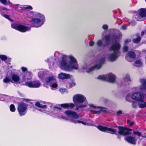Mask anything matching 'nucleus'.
Returning <instances> with one entry per match:
<instances>
[{
  "mask_svg": "<svg viewBox=\"0 0 146 146\" xmlns=\"http://www.w3.org/2000/svg\"><path fill=\"white\" fill-rule=\"evenodd\" d=\"M131 96L130 94H127L126 97V101L130 102L131 100Z\"/></svg>",
  "mask_w": 146,
  "mask_h": 146,
  "instance_id": "obj_32",
  "label": "nucleus"
},
{
  "mask_svg": "<svg viewBox=\"0 0 146 146\" xmlns=\"http://www.w3.org/2000/svg\"><path fill=\"white\" fill-rule=\"evenodd\" d=\"M102 28L104 30H107L108 28V26L107 25H104L102 26Z\"/></svg>",
  "mask_w": 146,
  "mask_h": 146,
  "instance_id": "obj_41",
  "label": "nucleus"
},
{
  "mask_svg": "<svg viewBox=\"0 0 146 146\" xmlns=\"http://www.w3.org/2000/svg\"><path fill=\"white\" fill-rule=\"evenodd\" d=\"M140 37L139 36H138L135 39H133V42L135 43H138L140 41Z\"/></svg>",
  "mask_w": 146,
  "mask_h": 146,
  "instance_id": "obj_34",
  "label": "nucleus"
},
{
  "mask_svg": "<svg viewBox=\"0 0 146 146\" xmlns=\"http://www.w3.org/2000/svg\"><path fill=\"white\" fill-rule=\"evenodd\" d=\"M107 74L106 75H102L99 76L98 79L104 81H106Z\"/></svg>",
  "mask_w": 146,
  "mask_h": 146,
  "instance_id": "obj_28",
  "label": "nucleus"
},
{
  "mask_svg": "<svg viewBox=\"0 0 146 146\" xmlns=\"http://www.w3.org/2000/svg\"><path fill=\"white\" fill-rule=\"evenodd\" d=\"M140 82L141 84L140 86V90H146V79H141L140 80Z\"/></svg>",
  "mask_w": 146,
  "mask_h": 146,
  "instance_id": "obj_23",
  "label": "nucleus"
},
{
  "mask_svg": "<svg viewBox=\"0 0 146 146\" xmlns=\"http://www.w3.org/2000/svg\"><path fill=\"white\" fill-rule=\"evenodd\" d=\"M36 17L32 19L31 21L32 26L38 27H40L44 22L45 17L42 14L37 13L35 15Z\"/></svg>",
  "mask_w": 146,
  "mask_h": 146,
  "instance_id": "obj_3",
  "label": "nucleus"
},
{
  "mask_svg": "<svg viewBox=\"0 0 146 146\" xmlns=\"http://www.w3.org/2000/svg\"><path fill=\"white\" fill-rule=\"evenodd\" d=\"M125 139L128 143L131 144L135 145L136 143V139L131 136H125Z\"/></svg>",
  "mask_w": 146,
  "mask_h": 146,
  "instance_id": "obj_20",
  "label": "nucleus"
},
{
  "mask_svg": "<svg viewBox=\"0 0 146 146\" xmlns=\"http://www.w3.org/2000/svg\"><path fill=\"white\" fill-rule=\"evenodd\" d=\"M21 69L22 71L24 72H25L27 70V68L24 67H21Z\"/></svg>",
  "mask_w": 146,
  "mask_h": 146,
  "instance_id": "obj_47",
  "label": "nucleus"
},
{
  "mask_svg": "<svg viewBox=\"0 0 146 146\" xmlns=\"http://www.w3.org/2000/svg\"><path fill=\"white\" fill-rule=\"evenodd\" d=\"M129 41V40H125V43H126L128 42Z\"/></svg>",
  "mask_w": 146,
  "mask_h": 146,
  "instance_id": "obj_51",
  "label": "nucleus"
},
{
  "mask_svg": "<svg viewBox=\"0 0 146 146\" xmlns=\"http://www.w3.org/2000/svg\"><path fill=\"white\" fill-rule=\"evenodd\" d=\"M4 17L6 18L7 19L9 20L12 21V20L11 19H10L9 18V16L7 15H3Z\"/></svg>",
  "mask_w": 146,
  "mask_h": 146,
  "instance_id": "obj_45",
  "label": "nucleus"
},
{
  "mask_svg": "<svg viewBox=\"0 0 146 146\" xmlns=\"http://www.w3.org/2000/svg\"><path fill=\"white\" fill-rule=\"evenodd\" d=\"M56 80V79L54 76L49 77L46 78L44 82L46 84H48L50 82H54Z\"/></svg>",
  "mask_w": 146,
  "mask_h": 146,
  "instance_id": "obj_24",
  "label": "nucleus"
},
{
  "mask_svg": "<svg viewBox=\"0 0 146 146\" xmlns=\"http://www.w3.org/2000/svg\"><path fill=\"white\" fill-rule=\"evenodd\" d=\"M35 105L38 107L41 108H43L46 107V105H41L38 102H36L35 104Z\"/></svg>",
  "mask_w": 146,
  "mask_h": 146,
  "instance_id": "obj_30",
  "label": "nucleus"
},
{
  "mask_svg": "<svg viewBox=\"0 0 146 146\" xmlns=\"http://www.w3.org/2000/svg\"><path fill=\"white\" fill-rule=\"evenodd\" d=\"M11 82L16 84H19L21 82L19 76L17 74H13L11 76Z\"/></svg>",
  "mask_w": 146,
  "mask_h": 146,
  "instance_id": "obj_15",
  "label": "nucleus"
},
{
  "mask_svg": "<svg viewBox=\"0 0 146 146\" xmlns=\"http://www.w3.org/2000/svg\"><path fill=\"white\" fill-rule=\"evenodd\" d=\"M121 45L119 43L115 42L113 44L110 48V51L116 52L118 53V50L120 49Z\"/></svg>",
  "mask_w": 146,
  "mask_h": 146,
  "instance_id": "obj_17",
  "label": "nucleus"
},
{
  "mask_svg": "<svg viewBox=\"0 0 146 146\" xmlns=\"http://www.w3.org/2000/svg\"><path fill=\"white\" fill-rule=\"evenodd\" d=\"M71 76L68 74L64 73H61L58 75V78L60 79H64L70 78Z\"/></svg>",
  "mask_w": 146,
  "mask_h": 146,
  "instance_id": "obj_21",
  "label": "nucleus"
},
{
  "mask_svg": "<svg viewBox=\"0 0 146 146\" xmlns=\"http://www.w3.org/2000/svg\"><path fill=\"white\" fill-rule=\"evenodd\" d=\"M104 60L105 58H103L97 62L94 66H85L83 67V69L88 73L92 71L95 69H99L101 67L102 64L104 62Z\"/></svg>",
  "mask_w": 146,
  "mask_h": 146,
  "instance_id": "obj_5",
  "label": "nucleus"
},
{
  "mask_svg": "<svg viewBox=\"0 0 146 146\" xmlns=\"http://www.w3.org/2000/svg\"><path fill=\"white\" fill-rule=\"evenodd\" d=\"M131 98L133 100L139 102L144 100L146 98V95H144L141 92H135L132 94Z\"/></svg>",
  "mask_w": 146,
  "mask_h": 146,
  "instance_id": "obj_6",
  "label": "nucleus"
},
{
  "mask_svg": "<svg viewBox=\"0 0 146 146\" xmlns=\"http://www.w3.org/2000/svg\"><path fill=\"white\" fill-rule=\"evenodd\" d=\"M62 58V60L60 64V66L61 69L69 71L73 69H78L79 66L77 61L73 56L63 55Z\"/></svg>",
  "mask_w": 146,
  "mask_h": 146,
  "instance_id": "obj_1",
  "label": "nucleus"
},
{
  "mask_svg": "<svg viewBox=\"0 0 146 146\" xmlns=\"http://www.w3.org/2000/svg\"><path fill=\"white\" fill-rule=\"evenodd\" d=\"M26 85L31 88H38L41 86V83L39 81L33 82H26Z\"/></svg>",
  "mask_w": 146,
  "mask_h": 146,
  "instance_id": "obj_14",
  "label": "nucleus"
},
{
  "mask_svg": "<svg viewBox=\"0 0 146 146\" xmlns=\"http://www.w3.org/2000/svg\"><path fill=\"white\" fill-rule=\"evenodd\" d=\"M133 133L135 135H137L138 136H141V133L137 131H133Z\"/></svg>",
  "mask_w": 146,
  "mask_h": 146,
  "instance_id": "obj_38",
  "label": "nucleus"
},
{
  "mask_svg": "<svg viewBox=\"0 0 146 146\" xmlns=\"http://www.w3.org/2000/svg\"><path fill=\"white\" fill-rule=\"evenodd\" d=\"M94 44V42L92 41H90L89 43V45L90 46H93Z\"/></svg>",
  "mask_w": 146,
  "mask_h": 146,
  "instance_id": "obj_46",
  "label": "nucleus"
},
{
  "mask_svg": "<svg viewBox=\"0 0 146 146\" xmlns=\"http://www.w3.org/2000/svg\"><path fill=\"white\" fill-rule=\"evenodd\" d=\"M57 84L56 83H55L51 85V86L53 88H56L57 87Z\"/></svg>",
  "mask_w": 146,
  "mask_h": 146,
  "instance_id": "obj_43",
  "label": "nucleus"
},
{
  "mask_svg": "<svg viewBox=\"0 0 146 146\" xmlns=\"http://www.w3.org/2000/svg\"><path fill=\"white\" fill-rule=\"evenodd\" d=\"M146 15V9L141 8L138 10L137 14L135 16V18L138 21H142Z\"/></svg>",
  "mask_w": 146,
  "mask_h": 146,
  "instance_id": "obj_10",
  "label": "nucleus"
},
{
  "mask_svg": "<svg viewBox=\"0 0 146 146\" xmlns=\"http://www.w3.org/2000/svg\"><path fill=\"white\" fill-rule=\"evenodd\" d=\"M18 7H20L21 8H23L24 9H32V7L30 5H23V6H19V5Z\"/></svg>",
  "mask_w": 146,
  "mask_h": 146,
  "instance_id": "obj_29",
  "label": "nucleus"
},
{
  "mask_svg": "<svg viewBox=\"0 0 146 146\" xmlns=\"http://www.w3.org/2000/svg\"><path fill=\"white\" fill-rule=\"evenodd\" d=\"M59 91L60 92L63 93L66 92V89L64 88H61L59 89Z\"/></svg>",
  "mask_w": 146,
  "mask_h": 146,
  "instance_id": "obj_44",
  "label": "nucleus"
},
{
  "mask_svg": "<svg viewBox=\"0 0 146 146\" xmlns=\"http://www.w3.org/2000/svg\"><path fill=\"white\" fill-rule=\"evenodd\" d=\"M27 107V105L24 103L19 104L17 110L21 116L24 115L25 114Z\"/></svg>",
  "mask_w": 146,
  "mask_h": 146,
  "instance_id": "obj_9",
  "label": "nucleus"
},
{
  "mask_svg": "<svg viewBox=\"0 0 146 146\" xmlns=\"http://www.w3.org/2000/svg\"><path fill=\"white\" fill-rule=\"evenodd\" d=\"M124 80L126 82H129L130 81V79L129 76V75H126L124 78Z\"/></svg>",
  "mask_w": 146,
  "mask_h": 146,
  "instance_id": "obj_35",
  "label": "nucleus"
},
{
  "mask_svg": "<svg viewBox=\"0 0 146 146\" xmlns=\"http://www.w3.org/2000/svg\"><path fill=\"white\" fill-rule=\"evenodd\" d=\"M12 27L22 32H25L30 29V28L26 26L18 24H12Z\"/></svg>",
  "mask_w": 146,
  "mask_h": 146,
  "instance_id": "obj_7",
  "label": "nucleus"
},
{
  "mask_svg": "<svg viewBox=\"0 0 146 146\" xmlns=\"http://www.w3.org/2000/svg\"><path fill=\"white\" fill-rule=\"evenodd\" d=\"M110 38V35H108L104 36L103 38V42L101 40H98L97 42V44L99 46H105L108 44V42Z\"/></svg>",
  "mask_w": 146,
  "mask_h": 146,
  "instance_id": "obj_11",
  "label": "nucleus"
},
{
  "mask_svg": "<svg viewBox=\"0 0 146 146\" xmlns=\"http://www.w3.org/2000/svg\"><path fill=\"white\" fill-rule=\"evenodd\" d=\"M138 105V104L137 102H133L132 103V106L133 108H135Z\"/></svg>",
  "mask_w": 146,
  "mask_h": 146,
  "instance_id": "obj_37",
  "label": "nucleus"
},
{
  "mask_svg": "<svg viewBox=\"0 0 146 146\" xmlns=\"http://www.w3.org/2000/svg\"><path fill=\"white\" fill-rule=\"evenodd\" d=\"M75 85V83L74 82L72 81L70 82L67 84L66 86L67 88H70L74 86Z\"/></svg>",
  "mask_w": 146,
  "mask_h": 146,
  "instance_id": "obj_27",
  "label": "nucleus"
},
{
  "mask_svg": "<svg viewBox=\"0 0 146 146\" xmlns=\"http://www.w3.org/2000/svg\"><path fill=\"white\" fill-rule=\"evenodd\" d=\"M143 65V61L140 59H136L133 64V66L137 67H141Z\"/></svg>",
  "mask_w": 146,
  "mask_h": 146,
  "instance_id": "obj_22",
  "label": "nucleus"
},
{
  "mask_svg": "<svg viewBox=\"0 0 146 146\" xmlns=\"http://www.w3.org/2000/svg\"><path fill=\"white\" fill-rule=\"evenodd\" d=\"M73 101L75 104L77 103L81 104L76 106L75 108L76 110H78L80 108L86 107L88 104L87 102L84 104H82L86 101V99L84 96L82 94H78L74 96L73 98Z\"/></svg>",
  "mask_w": 146,
  "mask_h": 146,
  "instance_id": "obj_2",
  "label": "nucleus"
},
{
  "mask_svg": "<svg viewBox=\"0 0 146 146\" xmlns=\"http://www.w3.org/2000/svg\"><path fill=\"white\" fill-rule=\"evenodd\" d=\"M145 1H146V0H145Z\"/></svg>",
  "mask_w": 146,
  "mask_h": 146,
  "instance_id": "obj_56",
  "label": "nucleus"
},
{
  "mask_svg": "<svg viewBox=\"0 0 146 146\" xmlns=\"http://www.w3.org/2000/svg\"><path fill=\"white\" fill-rule=\"evenodd\" d=\"M127 123L130 126H132L133 125L134 123L132 122H131L130 121L128 120L127 121Z\"/></svg>",
  "mask_w": 146,
  "mask_h": 146,
  "instance_id": "obj_42",
  "label": "nucleus"
},
{
  "mask_svg": "<svg viewBox=\"0 0 146 146\" xmlns=\"http://www.w3.org/2000/svg\"><path fill=\"white\" fill-rule=\"evenodd\" d=\"M61 107H63L64 108H73L74 106V104L73 103H67L65 104H62L61 105Z\"/></svg>",
  "mask_w": 146,
  "mask_h": 146,
  "instance_id": "obj_25",
  "label": "nucleus"
},
{
  "mask_svg": "<svg viewBox=\"0 0 146 146\" xmlns=\"http://www.w3.org/2000/svg\"><path fill=\"white\" fill-rule=\"evenodd\" d=\"M110 53L107 56V59L110 61H113L115 60L118 57V53L116 52L110 51Z\"/></svg>",
  "mask_w": 146,
  "mask_h": 146,
  "instance_id": "obj_13",
  "label": "nucleus"
},
{
  "mask_svg": "<svg viewBox=\"0 0 146 146\" xmlns=\"http://www.w3.org/2000/svg\"><path fill=\"white\" fill-rule=\"evenodd\" d=\"M89 106L90 107L92 108L97 110H98L97 111H91L92 112L96 114L99 113L101 112H107L108 110L106 108L102 107H97L95 106L93 104H90L89 105Z\"/></svg>",
  "mask_w": 146,
  "mask_h": 146,
  "instance_id": "obj_12",
  "label": "nucleus"
},
{
  "mask_svg": "<svg viewBox=\"0 0 146 146\" xmlns=\"http://www.w3.org/2000/svg\"><path fill=\"white\" fill-rule=\"evenodd\" d=\"M9 0H0V2L3 4H6Z\"/></svg>",
  "mask_w": 146,
  "mask_h": 146,
  "instance_id": "obj_40",
  "label": "nucleus"
},
{
  "mask_svg": "<svg viewBox=\"0 0 146 146\" xmlns=\"http://www.w3.org/2000/svg\"><path fill=\"white\" fill-rule=\"evenodd\" d=\"M4 9H5V8Z\"/></svg>",
  "mask_w": 146,
  "mask_h": 146,
  "instance_id": "obj_55",
  "label": "nucleus"
},
{
  "mask_svg": "<svg viewBox=\"0 0 146 146\" xmlns=\"http://www.w3.org/2000/svg\"><path fill=\"white\" fill-rule=\"evenodd\" d=\"M140 17L139 16V17H138V18H139Z\"/></svg>",
  "mask_w": 146,
  "mask_h": 146,
  "instance_id": "obj_54",
  "label": "nucleus"
},
{
  "mask_svg": "<svg viewBox=\"0 0 146 146\" xmlns=\"http://www.w3.org/2000/svg\"><path fill=\"white\" fill-rule=\"evenodd\" d=\"M1 59L2 60H7V57L6 56L4 55H1L0 56Z\"/></svg>",
  "mask_w": 146,
  "mask_h": 146,
  "instance_id": "obj_36",
  "label": "nucleus"
},
{
  "mask_svg": "<svg viewBox=\"0 0 146 146\" xmlns=\"http://www.w3.org/2000/svg\"><path fill=\"white\" fill-rule=\"evenodd\" d=\"M122 28L123 29H126V26L125 25L122 26Z\"/></svg>",
  "mask_w": 146,
  "mask_h": 146,
  "instance_id": "obj_50",
  "label": "nucleus"
},
{
  "mask_svg": "<svg viewBox=\"0 0 146 146\" xmlns=\"http://www.w3.org/2000/svg\"><path fill=\"white\" fill-rule=\"evenodd\" d=\"M144 101H141L138 102V105L140 108H143L146 107V103Z\"/></svg>",
  "mask_w": 146,
  "mask_h": 146,
  "instance_id": "obj_26",
  "label": "nucleus"
},
{
  "mask_svg": "<svg viewBox=\"0 0 146 146\" xmlns=\"http://www.w3.org/2000/svg\"><path fill=\"white\" fill-rule=\"evenodd\" d=\"M144 137H145L146 139V135Z\"/></svg>",
  "mask_w": 146,
  "mask_h": 146,
  "instance_id": "obj_53",
  "label": "nucleus"
},
{
  "mask_svg": "<svg viewBox=\"0 0 146 146\" xmlns=\"http://www.w3.org/2000/svg\"><path fill=\"white\" fill-rule=\"evenodd\" d=\"M65 113L68 115L72 118L71 120V122L75 124L81 123L84 125H92L91 124L87 123L84 122L76 120L75 119L79 117V115L75 112L69 110L66 111Z\"/></svg>",
  "mask_w": 146,
  "mask_h": 146,
  "instance_id": "obj_4",
  "label": "nucleus"
},
{
  "mask_svg": "<svg viewBox=\"0 0 146 146\" xmlns=\"http://www.w3.org/2000/svg\"><path fill=\"white\" fill-rule=\"evenodd\" d=\"M123 50L125 51H127L128 50V48L126 46H125L123 48Z\"/></svg>",
  "mask_w": 146,
  "mask_h": 146,
  "instance_id": "obj_48",
  "label": "nucleus"
},
{
  "mask_svg": "<svg viewBox=\"0 0 146 146\" xmlns=\"http://www.w3.org/2000/svg\"><path fill=\"white\" fill-rule=\"evenodd\" d=\"M106 81L111 83H113L115 81V76L113 74L109 73L107 74Z\"/></svg>",
  "mask_w": 146,
  "mask_h": 146,
  "instance_id": "obj_19",
  "label": "nucleus"
},
{
  "mask_svg": "<svg viewBox=\"0 0 146 146\" xmlns=\"http://www.w3.org/2000/svg\"><path fill=\"white\" fill-rule=\"evenodd\" d=\"M11 78H9L8 77H6L3 80V82L5 83H8L9 82H11Z\"/></svg>",
  "mask_w": 146,
  "mask_h": 146,
  "instance_id": "obj_33",
  "label": "nucleus"
},
{
  "mask_svg": "<svg viewBox=\"0 0 146 146\" xmlns=\"http://www.w3.org/2000/svg\"><path fill=\"white\" fill-rule=\"evenodd\" d=\"M114 127H117L118 129V133L121 135H125L128 134L129 131L127 129L124 127L120 126H116Z\"/></svg>",
  "mask_w": 146,
  "mask_h": 146,
  "instance_id": "obj_16",
  "label": "nucleus"
},
{
  "mask_svg": "<svg viewBox=\"0 0 146 146\" xmlns=\"http://www.w3.org/2000/svg\"><path fill=\"white\" fill-rule=\"evenodd\" d=\"M122 111L121 110H119L117 111V113L118 114H120L122 113Z\"/></svg>",
  "mask_w": 146,
  "mask_h": 146,
  "instance_id": "obj_49",
  "label": "nucleus"
},
{
  "mask_svg": "<svg viewBox=\"0 0 146 146\" xmlns=\"http://www.w3.org/2000/svg\"><path fill=\"white\" fill-rule=\"evenodd\" d=\"M43 76V72L42 71H40L38 73V76L39 77L41 78Z\"/></svg>",
  "mask_w": 146,
  "mask_h": 146,
  "instance_id": "obj_39",
  "label": "nucleus"
},
{
  "mask_svg": "<svg viewBox=\"0 0 146 146\" xmlns=\"http://www.w3.org/2000/svg\"><path fill=\"white\" fill-rule=\"evenodd\" d=\"M143 35V33L142 32L141 33V35Z\"/></svg>",
  "mask_w": 146,
  "mask_h": 146,
  "instance_id": "obj_52",
  "label": "nucleus"
},
{
  "mask_svg": "<svg viewBox=\"0 0 146 146\" xmlns=\"http://www.w3.org/2000/svg\"><path fill=\"white\" fill-rule=\"evenodd\" d=\"M135 54L133 52H129L126 55L125 58L126 60L129 62H131L133 61V59L135 57Z\"/></svg>",
  "mask_w": 146,
  "mask_h": 146,
  "instance_id": "obj_18",
  "label": "nucleus"
},
{
  "mask_svg": "<svg viewBox=\"0 0 146 146\" xmlns=\"http://www.w3.org/2000/svg\"><path fill=\"white\" fill-rule=\"evenodd\" d=\"M97 127L100 131L111 134H116L117 132L116 129L113 128H109L101 125L98 126Z\"/></svg>",
  "mask_w": 146,
  "mask_h": 146,
  "instance_id": "obj_8",
  "label": "nucleus"
},
{
  "mask_svg": "<svg viewBox=\"0 0 146 146\" xmlns=\"http://www.w3.org/2000/svg\"><path fill=\"white\" fill-rule=\"evenodd\" d=\"M11 111L14 112L15 111V106L13 104H11L9 107Z\"/></svg>",
  "mask_w": 146,
  "mask_h": 146,
  "instance_id": "obj_31",
  "label": "nucleus"
}]
</instances>
